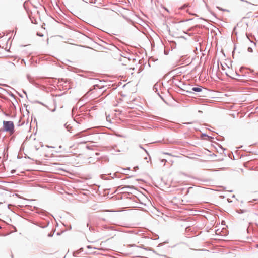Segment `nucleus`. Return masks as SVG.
Here are the masks:
<instances>
[{"instance_id": "1", "label": "nucleus", "mask_w": 258, "mask_h": 258, "mask_svg": "<svg viewBox=\"0 0 258 258\" xmlns=\"http://www.w3.org/2000/svg\"><path fill=\"white\" fill-rule=\"evenodd\" d=\"M3 125L5 131L10 132V133H13L14 126L12 121H4L3 122Z\"/></svg>"}, {"instance_id": "2", "label": "nucleus", "mask_w": 258, "mask_h": 258, "mask_svg": "<svg viewBox=\"0 0 258 258\" xmlns=\"http://www.w3.org/2000/svg\"><path fill=\"white\" fill-rule=\"evenodd\" d=\"M202 90V89L201 88L192 87L191 88V91H187V92L192 93L193 91L199 92H201Z\"/></svg>"}, {"instance_id": "3", "label": "nucleus", "mask_w": 258, "mask_h": 258, "mask_svg": "<svg viewBox=\"0 0 258 258\" xmlns=\"http://www.w3.org/2000/svg\"><path fill=\"white\" fill-rule=\"evenodd\" d=\"M236 76H238L239 77H245L247 79L251 80L250 78H249L248 77H246V76L245 75H239V74L236 73Z\"/></svg>"}, {"instance_id": "4", "label": "nucleus", "mask_w": 258, "mask_h": 258, "mask_svg": "<svg viewBox=\"0 0 258 258\" xmlns=\"http://www.w3.org/2000/svg\"><path fill=\"white\" fill-rule=\"evenodd\" d=\"M247 50L249 52H252L253 51L251 47H248Z\"/></svg>"}, {"instance_id": "5", "label": "nucleus", "mask_w": 258, "mask_h": 258, "mask_svg": "<svg viewBox=\"0 0 258 258\" xmlns=\"http://www.w3.org/2000/svg\"><path fill=\"white\" fill-rule=\"evenodd\" d=\"M217 8H218V9H219V10H222V11H226V10H225V9H223L221 8H220V7H217Z\"/></svg>"}, {"instance_id": "6", "label": "nucleus", "mask_w": 258, "mask_h": 258, "mask_svg": "<svg viewBox=\"0 0 258 258\" xmlns=\"http://www.w3.org/2000/svg\"><path fill=\"white\" fill-rule=\"evenodd\" d=\"M81 134V133H79L76 135H75V137H77L78 136H80V135Z\"/></svg>"}, {"instance_id": "7", "label": "nucleus", "mask_w": 258, "mask_h": 258, "mask_svg": "<svg viewBox=\"0 0 258 258\" xmlns=\"http://www.w3.org/2000/svg\"><path fill=\"white\" fill-rule=\"evenodd\" d=\"M66 128H67L68 131H70V128H71V127H69L68 126H66Z\"/></svg>"}, {"instance_id": "8", "label": "nucleus", "mask_w": 258, "mask_h": 258, "mask_svg": "<svg viewBox=\"0 0 258 258\" xmlns=\"http://www.w3.org/2000/svg\"><path fill=\"white\" fill-rule=\"evenodd\" d=\"M66 128H67L68 131H70V128H71V127H69L68 126H66Z\"/></svg>"}, {"instance_id": "9", "label": "nucleus", "mask_w": 258, "mask_h": 258, "mask_svg": "<svg viewBox=\"0 0 258 258\" xmlns=\"http://www.w3.org/2000/svg\"><path fill=\"white\" fill-rule=\"evenodd\" d=\"M52 235H53V234H51V233H50V234H48V236H49V237H52Z\"/></svg>"}, {"instance_id": "10", "label": "nucleus", "mask_w": 258, "mask_h": 258, "mask_svg": "<svg viewBox=\"0 0 258 258\" xmlns=\"http://www.w3.org/2000/svg\"><path fill=\"white\" fill-rule=\"evenodd\" d=\"M141 148L143 149L144 150H145V151L147 153L146 150H145V149H144L143 148H142L141 146H140Z\"/></svg>"}, {"instance_id": "11", "label": "nucleus", "mask_w": 258, "mask_h": 258, "mask_svg": "<svg viewBox=\"0 0 258 258\" xmlns=\"http://www.w3.org/2000/svg\"><path fill=\"white\" fill-rule=\"evenodd\" d=\"M15 172V170H12L11 171V173L13 174Z\"/></svg>"}, {"instance_id": "12", "label": "nucleus", "mask_w": 258, "mask_h": 258, "mask_svg": "<svg viewBox=\"0 0 258 258\" xmlns=\"http://www.w3.org/2000/svg\"><path fill=\"white\" fill-rule=\"evenodd\" d=\"M161 162H166V160H165V159H162V161H161Z\"/></svg>"}, {"instance_id": "13", "label": "nucleus", "mask_w": 258, "mask_h": 258, "mask_svg": "<svg viewBox=\"0 0 258 258\" xmlns=\"http://www.w3.org/2000/svg\"><path fill=\"white\" fill-rule=\"evenodd\" d=\"M37 35H39V36H43V34H38V33H37Z\"/></svg>"}, {"instance_id": "14", "label": "nucleus", "mask_w": 258, "mask_h": 258, "mask_svg": "<svg viewBox=\"0 0 258 258\" xmlns=\"http://www.w3.org/2000/svg\"><path fill=\"white\" fill-rule=\"evenodd\" d=\"M56 109V107H55L54 109L52 110V112H54Z\"/></svg>"}, {"instance_id": "15", "label": "nucleus", "mask_w": 258, "mask_h": 258, "mask_svg": "<svg viewBox=\"0 0 258 258\" xmlns=\"http://www.w3.org/2000/svg\"><path fill=\"white\" fill-rule=\"evenodd\" d=\"M130 187L129 186H125L124 187H123V188H129Z\"/></svg>"}, {"instance_id": "16", "label": "nucleus", "mask_w": 258, "mask_h": 258, "mask_svg": "<svg viewBox=\"0 0 258 258\" xmlns=\"http://www.w3.org/2000/svg\"><path fill=\"white\" fill-rule=\"evenodd\" d=\"M32 23H33V21H32ZM34 23H35V24H36V23H36V21H35V22H34Z\"/></svg>"}, {"instance_id": "17", "label": "nucleus", "mask_w": 258, "mask_h": 258, "mask_svg": "<svg viewBox=\"0 0 258 258\" xmlns=\"http://www.w3.org/2000/svg\"><path fill=\"white\" fill-rule=\"evenodd\" d=\"M256 247H258V244L256 245Z\"/></svg>"}, {"instance_id": "18", "label": "nucleus", "mask_w": 258, "mask_h": 258, "mask_svg": "<svg viewBox=\"0 0 258 258\" xmlns=\"http://www.w3.org/2000/svg\"><path fill=\"white\" fill-rule=\"evenodd\" d=\"M1 228V227L0 226V229Z\"/></svg>"}]
</instances>
